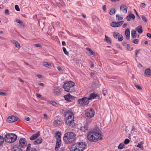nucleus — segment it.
Here are the masks:
<instances>
[{"instance_id":"obj_1","label":"nucleus","mask_w":151,"mask_h":151,"mask_svg":"<svg viewBox=\"0 0 151 151\" xmlns=\"http://www.w3.org/2000/svg\"><path fill=\"white\" fill-rule=\"evenodd\" d=\"M88 139L91 142H96L102 139V135L95 129L90 131L87 135Z\"/></svg>"},{"instance_id":"obj_2","label":"nucleus","mask_w":151,"mask_h":151,"mask_svg":"<svg viewBox=\"0 0 151 151\" xmlns=\"http://www.w3.org/2000/svg\"><path fill=\"white\" fill-rule=\"evenodd\" d=\"M65 116H67V118L65 119V123L68 126L73 127L75 125L74 121V116L73 113L68 110L66 111Z\"/></svg>"},{"instance_id":"obj_3","label":"nucleus","mask_w":151,"mask_h":151,"mask_svg":"<svg viewBox=\"0 0 151 151\" xmlns=\"http://www.w3.org/2000/svg\"><path fill=\"white\" fill-rule=\"evenodd\" d=\"M76 135L75 133L72 132L66 133L63 137V140L65 143L69 144L74 141L76 139Z\"/></svg>"},{"instance_id":"obj_4","label":"nucleus","mask_w":151,"mask_h":151,"mask_svg":"<svg viewBox=\"0 0 151 151\" xmlns=\"http://www.w3.org/2000/svg\"><path fill=\"white\" fill-rule=\"evenodd\" d=\"M75 83L72 81H66L63 85V88L65 91L72 92L75 91Z\"/></svg>"},{"instance_id":"obj_5","label":"nucleus","mask_w":151,"mask_h":151,"mask_svg":"<svg viewBox=\"0 0 151 151\" xmlns=\"http://www.w3.org/2000/svg\"><path fill=\"white\" fill-rule=\"evenodd\" d=\"M17 138V136L14 134L8 133L5 135L4 140L6 142L11 143L15 141Z\"/></svg>"},{"instance_id":"obj_6","label":"nucleus","mask_w":151,"mask_h":151,"mask_svg":"<svg viewBox=\"0 0 151 151\" xmlns=\"http://www.w3.org/2000/svg\"><path fill=\"white\" fill-rule=\"evenodd\" d=\"M89 100L87 97H83L79 99L78 101V103L82 106L87 105L89 103Z\"/></svg>"},{"instance_id":"obj_7","label":"nucleus","mask_w":151,"mask_h":151,"mask_svg":"<svg viewBox=\"0 0 151 151\" xmlns=\"http://www.w3.org/2000/svg\"><path fill=\"white\" fill-rule=\"evenodd\" d=\"M94 114V111L92 108L88 109L85 113L86 116L88 118H91L93 117Z\"/></svg>"},{"instance_id":"obj_8","label":"nucleus","mask_w":151,"mask_h":151,"mask_svg":"<svg viewBox=\"0 0 151 151\" xmlns=\"http://www.w3.org/2000/svg\"><path fill=\"white\" fill-rule=\"evenodd\" d=\"M77 147L79 148L78 151H83L86 147V144L83 142H78L76 143Z\"/></svg>"},{"instance_id":"obj_9","label":"nucleus","mask_w":151,"mask_h":151,"mask_svg":"<svg viewBox=\"0 0 151 151\" xmlns=\"http://www.w3.org/2000/svg\"><path fill=\"white\" fill-rule=\"evenodd\" d=\"M19 145L18 146H20V148L21 147L25 148L26 147L27 142L26 141L25 138H21L19 141Z\"/></svg>"},{"instance_id":"obj_10","label":"nucleus","mask_w":151,"mask_h":151,"mask_svg":"<svg viewBox=\"0 0 151 151\" xmlns=\"http://www.w3.org/2000/svg\"><path fill=\"white\" fill-rule=\"evenodd\" d=\"M18 119L17 116L12 115L9 116L7 119V121L9 122H13L17 121Z\"/></svg>"},{"instance_id":"obj_11","label":"nucleus","mask_w":151,"mask_h":151,"mask_svg":"<svg viewBox=\"0 0 151 151\" xmlns=\"http://www.w3.org/2000/svg\"><path fill=\"white\" fill-rule=\"evenodd\" d=\"M97 97L98 99H101L99 95L93 92L90 94L88 98L89 100H92Z\"/></svg>"},{"instance_id":"obj_12","label":"nucleus","mask_w":151,"mask_h":151,"mask_svg":"<svg viewBox=\"0 0 151 151\" xmlns=\"http://www.w3.org/2000/svg\"><path fill=\"white\" fill-rule=\"evenodd\" d=\"M65 99L68 102H71L72 100L74 98V97L71 95L69 93L64 96Z\"/></svg>"},{"instance_id":"obj_13","label":"nucleus","mask_w":151,"mask_h":151,"mask_svg":"<svg viewBox=\"0 0 151 151\" xmlns=\"http://www.w3.org/2000/svg\"><path fill=\"white\" fill-rule=\"evenodd\" d=\"M11 151H22V150L20 148V146L16 145L12 148Z\"/></svg>"},{"instance_id":"obj_14","label":"nucleus","mask_w":151,"mask_h":151,"mask_svg":"<svg viewBox=\"0 0 151 151\" xmlns=\"http://www.w3.org/2000/svg\"><path fill=\"white\" fill-rule=\"evenodd\" d=\"M77 145L76 143L71 146V147L70 148V151H78L79 148L77 147Z\"/></svg>"},{"instance_id":"obj_15","label":"nucleus","mask_w":151,"mask_h":151,"mask_svg":"<svg viewBox=\"0 0 151 151\" xmlns=\"http://www.w3.org/2000/svg\"><path fill=\"white\" fill-rule=\"evenodd\" d=\"M40 132H37L36 134H33L30 138V139L31 140H33L36 139L38 137L40 136Z\"/></svg>"},{"instance_id":"obj_16","label":"nucleus","mask_w":151,"mask_h":151,"mask_svg":"<svg viewBox=\"0 0 151 151\" xmlns=\"http://www.w3.org/2000/svg\"><path fill=\"white\" fill-rule=\"evenodd\" d=\"M131 18L133 20L135 18V16L133 14L130 13L127 17L126 19L127 21H130Z\"/></svg>"},{"instance_id":"obj_17","label":"nucleus","mask_w":151,"mask_h":151,"mask_svg":"<svg viewBox=\"0 0 151 151\" xmlns=\"http://www.w3.org/2000/svg\"><path fill=\"white\" fill-rule=\"evenodd\" d=\"M42 141V139L41 137H39L36 140L34 141L33 143L35 145H38L41 143Z\"/></svg>"},{"instance_id":"obj_18","label":"nucleus","mask_w":151,"mask_h":151,"mask_svg":"<svg viewBox=\"0 0 151 151\" xmlns=\"http://www.w3.org/2000/svg\"><path fill=\"white\" fill-rule=\"evenodd\" d=\"M130 30L129 28L126 29L125 31V35L127 37V39L129 40L130 38Z\"/></svg>"},{"instance_id":"obj_19","label":"nucleus","mask_w":151,"mask_h":151,"mask_svg":"<svg viewBox=\"0 0 151 151\" xmlns=\"http://www.w3.org/2000/svg\"><path fill=\"white\" fill-rule=\"evenodd\" d=\"M61 88L59 87H58L57 88L54 90L53 93L55 95H58L60 94V90Z\"/></svg>"},{"instance_id":"obj_20","label":"nucleus","mask_w":151,"mask_h":151,"mask_svg":"<svg viewBox=\"0 0 151 151\" xmlns=\"http://www.w3.org/2000/svg\"><path fill=\"white\" fill-rule=\"evenodd\" d=\"M120 9L125 13H126L127 12V7L125 5H123L121 6L120 7Z\"/></svg>"},{"instance_id":"obj_21","label":"nucleus","mask_w":151,"mask_h":151,"mask_svg":"<svg viewBox=\"0 0 151 151\" xmlns=\"http://www.w3.org/2000/svg\"><path fill=\"white\" fill-rule=\"evenodd\" d=\"M136 30L139 34L142 33L143 32L142 28V26L141 25L137 27L136 28Z\"/></svg>"},{"instance_id":"obj_22","label":"nucleus","mask_w":151,"mask_h":151,"mask_svg":"<svg viewBox=\"0 0 151 151\" xmlns=\"http://www.w3.org/2000/svg\"><path fill=\"white\" fill-rule=\"evenodd\" d=\"M145 73L147 76H151V70L150 68L146 69L145 71Z\"/></svg>"},{"instance_id":"obj_23","label":"nucleus","mask_w":151,"mask_h":151,"mask_svg":"<svg viewBox=\"0 0 151 151\" xmlns=\"http://www.w3.org/2000/svg\"><path fill=\"white\" fill-rule=\"evenodd\" d=\"M43 63L44 66L46 67L50 68L52 67L51 64L50 63H48L47 62H43Z\"/></svg>"},{"instance_id":"obj_24","label":"nucleus","mask_w":151,"mask_h":151,"mask_svg":"<svg viewBox=\"0 0 151 151\" xmlns=\"http://www.w3.org/2000/svg\"><path fill=\"white\" fill-rule=\"evenodd\" d=\"M73 60L76 63L77 66H80V64H79V62L81 61L80 59H79L76 58H74L73 59Z\"/></svg>"},{"instance_id":"obj_25","label":"nucleus","mask_w":151,"mask_h":151,"mask_svg":"<svg viewBox=\"0 0 151 151\" xmlns=\"http://www.w3.org/2000/svg\"><path fill=\"white\" fill-rule=\"evenodd\" d=\"M61 143L58 142H57L56 144L55 147V150L56 151H58V148H60V145H61Z\"/></svg>"},{"instance_id":"obj_26","label":"nucleus","mask_w":151,"mask_h":151,"mask_svg":"<svg viewBox=\"0 0 151 151\" xmlns=\"http://www.w3.org/2000/svg\"><path fill=\"white\" fill-rule=\"evenodd\" d=\"M132 37V38H135L137 36V34L136 31L134 30L131 31Z\"/></svg>"},{"instance_id":"obj_27","label":"nucleus","mask_w":151,"mask_h":151,"mask_svg":"<svg viewBox=\"0 0 151 151\" xmlns=\"http://www.w3.org/2000/svg\"><path fill=\"white\" fill-rule=\"evenodd\" d=\"M88 129V127L87 125H85L84 126H82L81 128V130L82 132H85L86 130H87Z\"/></svg>"},{"instance_id":"obj_28","label":"nucleus","mask_w":151,"mask_h":151,"mask_svg":"<svg viewBox=\"0 0 151 151\" xmlns=\"http://www.w3.org/2000/svg\"><path fill=\"white\" fill-rule=\"evenodd\" d=\"M16 22L19 24V25L21 26H24V24L23 22L21 21L19 19H17L16 20Z\"/></svg>"},{"instance_id":"obj_29","label":"nucleus","mask_w":151,"mask_h":151,"mask_svg":"<svg viewBox=\"0 0 151 151\" xmlns=\"http://www.w3.org/2000/svg\"><path fill=\"white\" fill-rule=\"evenodd\" d=\"M57 133L55 134V137L57 138L60 139L61 138V133L60 132H57Z\"/></svg>"},{"instance_id":"obj_30","label":"nucleus","mask_w":151,"mask_h":151,"mask_svg":"<svg viewBox=\"0 0 151 151\" xmlns=\"http://www.w3.org/2000/svg\"><path fill=\"white\" fill-rule=\"evenodd\" d=\"M14 45L15 46L18 48L19 47L20 45L19 43L16 41L14 40L12 41Z\"/></svg>"},{"instance_id":"obj_31","label":"nucleus","mask_w":151,"mask_h":151,"mask_svg":"<svg viewBox=\"0 0 151 151\" xmlns=\"http://www.w3.org/2000/svg\"><path fill=\"white\" fill-rule=\"evenodd\" d=\"M105 40L107 41V42L111 44V40L110 38L108 37L107 36L105 35Z\"/></svg>"},{"instance_id":"obj_32","label":"nucleus","mask_w":151,"mask_h":151,"mask_svg":"<svg viewBox=\"0 0 151 151\" xmlns=\"http://www.w3.org/2000/svg\"><path fill=\"white\" fill-rule=\"evenodd\" d=\"M116 19L119 20H122L123 19L122 15L120 16L119 14H117L116 16Z\"/></svg>"},{"instance_id":"obj_33","label":"nucleus","mask_w":151,"mask_h":151,"mask_svg":"<svg viewBox=\"0 0 151 151\" xmlns=\"http://www.w3.org/2000/svg\"><path fill=\"white\" fill-rule=\"evenodd\" d=\"M4 140V137L0 136V146L2 145Z\"/></svg>"},{"instance_id":"obj_34","label":"nucleus","mask_w":151,"mask_h":151,"mask_svg":"<svg viewBox=\"0 0 151 151\" xmlns=\"http://www.w3.org/2000/svg\"><path fill=\"white\" fill-rule=\"evenodd\" d=\"M86 49L87 50H88L89 52L91 55H95V52L93 51L90 48L88 47L86 48Z\"/></svg>"},{"instance_id":"obj_35","label":"nucleus","mask_w":151,"mask_h":151,"mask_svg":"<svg viewBox=\"0 0 151 151\" xmlns=\"http://www.w3.org/2000/svg\"><path fill=\"white\" fill-rule=\"evenodd\" d=\"M120 35L119 33L118 32H114L113 33V36L116 39H118V37Z\"/></svg>"},{"instance_id":"obj_36","label":"nucleus","mask_w":151,"mask_h":151,"mask_svg":"<svg viewBox=\"0 0 151 151\" xmlns=\"http://www.w3.org/2000/svg\"><path fill=\"white\" fill-rule=\"evenodd\" d=\"M116 10L115 8H111L109 12V14L111 15H112L113 14H114Z\"/></svg>"},{"instance_id":"obj_37","label":"nucleus","mask_w":151,"mask_h":151,"mask_svg":"<svg viewBox=\"0 0 151 151\" xmlns=\"http://www.w3.org/2000/svg\"><path fill=\"white\" fill-rule=\"evenodd\" d=\"M110 25L111 26L116 27H117L116 23V22H112L110 23Z\"/></svg>"},{"instance_id":"obj_38","label":"nucleus","mask_w":151,"mask_h":151,"mask_svg":"<svg viewBox=\"0 0 151 151\" xmlns=\"http://www.w3.org/2000/svg\"><path fill=\"white\" fill-rule=\"evenodd\" d=\"M124 145L122 144V143H120L118 146V149H121L124 147Z\"/></svg>"},{"instance_id":"obj_39","label":"nucleus","mask_w":151,"mask_h":151,"mask_svg":"<svg viewBox=\"0 0 151 151\" xmlns=\"http://www.w3.org/2000/svg\"><path fill=\"white\" fill-rule=\"evenodd\" d=\"M63 50L65 54V55H69V52L68 51H67L66 48L65 47H63Z\"/></svg>"},{"instance_id":"obj_40","label":"nucleus","mask_w":151,"mask_h":151,"mask_svg":"<svg viewBox=\"0 0 151 151\" xmlns=\"http://www.w3.org/2000/svg\"><path fill=\"white\" fill-rule=\"evenodd\" d=\"M142 20L145 22H147V19L146 17L144 15H142L141 16Z\"/></svg>"},{"instance_id":"obj_41","label":"nucleus","mask_w":151,"mask_h":151,"mask_svg":"<svg viewBox=\"0 0 151 151\" xmlns=\"http://www.w3.org/2000/svg\"><path fill=\"white\" fill-rule=\"evenodd\" d=\"M123 36L122 35H120L118 37V40L119 41H122L123 40Z\"/></svg>"},{"instance_id":"obj_42","label":"nucleus","mask_w":151,"mask_h":151,"mask_svg":"<svg viewBox=\"0 0 151 151\" xmlns=\"http://www.w3.org/2000/svg\"><path fill=\"white\" fill-rule=\"evenodd\" d=\"M130 142V140L128 139H125L124 143V144L126 145L129 144Z\"/></svg>"},{"instance_id":"obj_43","label":"nucleus","mask_w":151,"mask_h":151,"mask_svg":"<svg viewBox=\"0 0 151 151\" xmlns=\"http://www.w3.org/2000/svg\"><path fill=\"white\" fill-rule=\"evenodd\" d=\"M50 103L54 106H56L58 105L57 103H56L55 101H50Z\"/></svg>"},{"instance_id":"obj_44","label":"nucleus","mask_w":151,"mask_h":151,"mask_svg":"<svg viewBox=\"0 0 151 151\" xmlns=\"http://www.w3.org/2000/svg\"><path fill=\"white\" fill-rule=\"evenodd\" d=\"M132 42L134 43L137 44L138 43L139 40L138 39H136L132 41Z\"/></svg>"},{"instance_id":"obj_45","label":"nucleus","mask_w":151,"mask_h":151,"mask_svg":"<svg viewBox=\"0 0 151 151\" xmlns=\"http://www.w3.org/2000/svg\"><path fill=\"white\" fill-rule=\"evenodd\" d=\"M15 8L16 10L17 11H20V9L19 6L17 5H15Z\"/></svg>"},{"instance_id":"obj_46","label":"nucleus","mask_w":151,"mask_h":151,"mask_svg":"<svg viewBox=\"0 0 151 151\" xmlns=\"http://www.w3.org/2000/svg\"><path fill=\"white\" fill-rule=\"evenodd\" d=\"M140 49H137V50H135V56L136 57H137V55H138V53L140 51Z\"/></svg>"},{"instance_id":"obj_47","label":"nucleus","mask_w":151,"mask_h":151,"mask_svg":"<svg viewBox=\"0 0 151 151\" xmlns=\"http://www.w3.org/2000/svg\"><path fill=\"white\" fill-rule=\"evenodd\" d=\"M134 10L135 12L136 13V15L137 16V18L138 19H139V20H140V17L139 16V15H138V13H137L136 10V9H134Z\"/></svg>"},{"instance_id":"obj_48","label":"nucleus","mask_w":151,"mask_h":151,"mask_svg":"<svg viewBox=\"0 0 151 151\" xmlns=\"http://www.w3.org/2000/svg\"><path fill=\"white\" fill-rule=\"evenodd\" d=\"M135 87L137 89H138L141 90H142V88L139 85H135Z\"/></svg>"},{"instance_id":"obj_49","label":"nucleus","mask_w":151,"mask_h":151,"mask_svg":"<svg viewBox=\"0 0 151 151\" xmlns=\"http://www.w3.org/2000/svg\"><path fill=\"white\" fill-rule=\"evenodd\" d=\"M146 6V5L144 3H142L140 5V7L141 8H145Z\"/></svg>"},{"instance_id":"obj_50","label":"nucleus","mask_w":151,"mask_h":151,"mask_svg":"<svg viewBox=\"0 0 151 151\" xmlns=\"http://www.w3.org/2000/svg\"><path fill=\"white\" fill-rule=\"evenodd\" d=\"M5 14L6 15H9L10 13L9 12V11L8 9H6L5 11Z\"/></svg>"},{"instance_id":"obj_51","label":"nucleus","mask_w":151,"mask_h":151,"mask_svg":"<svg viewBox=\"0 0 151 151\" xmlns=\"http://www.w3.org/2000/svg\"><path fill=\"white\" fill-rule=\"evenodd\" d=\"M116 45L117 47L119 48L120 49L122 50V47L120 46V45L119 44L116 43Z\"/></svg>"},{"instance_id":"obj_52","label":"nucleus","mask_w":151,"mask_h":151,"mask_svg":"<svg viewBox=\"0 0 151 151\" xmlns=\"http://www.w3.org/2000/svg\"><path fill=\"white\" fill-rule=\"evenodd\" d=\"M102 9L104 12H106V5H104L102 7Z\"/></svg>"},{"instance_id":"obj_53","label":"nucleus","mask_w":151,"mask_h":151,"mask_svg":"<svg viewBox=\"0 0 151 151\" xmlns=\"http://www.w3.org/2000/svg\"><path fill=\"white\" fill-rule=\"evenodd\" d=\"M34 45L37 47H41V45L39 44H36Z\"/></svg>"},{"instance_id":"obj_54","label":"nucleus","mask_w":151,"mask_h":151,"mask_svg":"<svg viewBox=\"0 0 151 151\" xmlns=\"http://www.w3.org/2000/svg\"><path fill=\"white\" fill-rule=\"evenodd\" d=\"M44 118L46 119H47V116L46 114H45L43 115Z\"/></svg>"},{"instance_id":"obj_55","label":"nucleus","mask_w":151,"mask_h":151,"mask_svg":"<svg viewBox=\"0 0 151 151\" xmlns=\"http://www.w3.org/2000/svg\"><path fill=\"white\" fill-rule=\"evenodd\" d=\"M57 68L59 71H62L63 70L59 66H58L57 67Z\"/></svg>"},{"instance_id":"obj_56","label":"nucleus","mask_w":151,"mask_h":151,"mask_svg":"<svg viewBox=\"0 0 151 151\" xmlns=\"http://www.w3.org/2000/svg\"><path fill=\"white\" fill-rule=\"evenodd\" d=\"M25 119L27 121H29L30 120V118L26 116L25 118Z\"/></svg>"},{"instance_id":"obj_57","label":"nucleus","mask_w":151,"mask_h":151,"mask_svg":"<svg viewBox=\"0 0 151 151\" xmlns=\"http://www.w3.org/2000/svg\"><path fill=\"white\" fill-rule=\"evenodd\" d=\"M147 35L148 37H149L151 39V34L150 33H147Z\"/></svg>"},{"instance_id":"obj_58","label":"nucleus","mask_w":151,"mask_h":151,"mask_svg":"<svg viewBox=\"0 0 151 151\" xmlns=\"http://www.w3.org/2000/svg\"><path fill=\"white\" fill-rule=\"evenodd\" d=\"M117 27H119L121 25V24H119V21L116 22Z\"/></svg>"},{"instance_id":"obj_59","label":"nucleus","mask_w":151,"mask_h":151,"mask_svg":"<svg viewBox=\"0 0 151 151\" xmlns=\"http://www.w3.org/2000/svg\"><path fill=\"white\" fill-rule=\"evenodd\" d=\"M36 96L38 98H40L41 97V95L40 94H39L38 93L36 94Z\"/></svg>"},{"instance_id":"obj_60","label":"nucleus","mask_w":151,"mask_h":151,"mask_svg":"<svg viewBox=\"0 0 151 151\" xmlns=\"http://www.w3.org/2000/svg\"><path fill=\"white\" fill-rule=\"evenodd\" d=\"M130 46V44H127V50H129Z\"/></svg>"},{"instance_id":"obj_61","label":"nucleus","mask_w":151,"mask_h":151,"mask_svg":"<svg viewBox=\"0 0 151 151\" xmlns=\"http://www.w3.org/2000/svg\"><path fill=\"white\" fill-rule=\"evenodd\" d=\"M137 146L139 148H141L142 147V146L141 144H138Z\"/></svg>"},{"instance_id":"obj_62","label":"nucleus","mask_w":151,"mask_h":151,"mask_svg":"<svg viewBox=\"0 0 151 151\" xmlns=\"http://www.w3.org/2000/svg\"><path fill=\"white\" fill-rule=\"evenodd\" d=\"M30 151H37V150L35 148L32 147Z\"/></svg>"},{"instance_id":"obj_63","label":"nucleus","mask_w":151,"mask_h":151,"mask_svg":"<svg viewBox=\"0 0 151 151\" xmlns=\"http://www.w3.org/2000/svg\"><path fill=\"white\" fill-rule=\"evenodd\" d=\"M38 84L40 86H44V84L42 83H39Z\"/></svg>"},{"instance_id":"obj_64","label":"nucleus","mask_w":151,"mask_h":151,"mask_svg":"<svg viewBox=\"0 0 151 151\" xmlns=\"http://www.w3.org/2000/svg\"><path fill=\"white\" fill-rule=\"evenodd\" d=\"M127 42H123L122 43V45L123 46H125Z\"/></svg>"}]
</instances>
